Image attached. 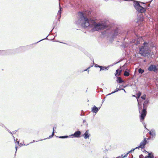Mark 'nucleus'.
I'll return each instance as SVG.
<instances>
[{"label": "nucleus", "instance_id": "obj_1", "mask_svg": "<svg viewBox=\"0 0 158 158\" xmlns=\"http://www.w3.org/2000/svg\"><path fill=\"white\" fill-rule=\"evenodd\" d=\"M81 19V26L84 28H86L89 25H92L94 27L92 29L93 31H98L100 30L104 29L107 27V26L103 23H97L94 20H89L86 16H85L81 12L78 13Z\"/></svg>", "mask_w": 158, "mask_h": 158}, {"label": "nucleus", "instance_id": "obj_2", "mask_svg": "<svg viewBox=\"0 0 158 158\" xmlns=\"http://www.w3.org/2000/svg\"><path fill=\"white\" fill-rule=\"evenodd\" d=\"M151 50L149 49L148 43L144 42L139 48V54L144 57L150 55Z\"/></svg>", "mask_w": 158, "mask_h": 158}, {"label": "nucleus", "instance_id": "obj_3", "mask_svg": "<svg viewBox=\"0 0 158 158\" xmlns=\"http://www.w3.org/2000/svg\"><path fill=\"white\" fill-rule=\"evenodd\" d=\"M148 101H146L143 104V109L141 112V115L140 116V119L141 121L142 122L146 115L147 114V104L148 103Z\"/></svg>", "mask_w": 158, "mask_h": 158}, {"label": "nucleus", "instance_id": "obj_4", "mask_svg": "<svg viewBox=\"0 0 158 158\" xmlns=\"http://www.w3.org/2000/svg\"><path fill=\"white\" fill-rule=\"evenodd\" d=\"M134 6L136 10L139 12L143 13H144L146 11V8L141 6L137 1H136L134 3Z\"/></svg>", "mask_w": 158, "mask_h": 158}, {"label": "nucleus", "instance_id": "obj_5", "mask_svg": "<svg viewBox=\"0 0 158 158\" xmlns=\"http://www.w3.org/2000/svg\"><path fill=\"white\" fill-rule=\"evenodd\" d=\"M148 69L149 71H153L156 72L158 70V68L155 65L151 64L148 68Z\"/></svg>", "mask_w": 158, "mask_h": 158}, {"label": "nucleus", "instance_id": "obj_6", "mask_svg": "<svg viewBox=\"0 0 158 158\" xmlns=\"http://www.w3.org/2000/svg\"><path fill=\"white\" fill-rule=\"evenodd\" d=\"M150 139V138H144L143 141L140 143V144L138 147V148H143L147 143V140H149Z\"/></svg>", "mask_w": 158, "mask_h": 158}, {"label": "nucleus", "instance_id": "obj_7", "mask_svg": "<svg viewBox=\"0 0 158 158\" xmlns=\"http://www.w3.org/2000/svg\"><path fill=\"white\" fill-rule=\"evenodd\" d=\"M81 134V132L79 131H76L74 134L72 135L71 136H73L74 137L79 138L80 137Z\"/></svg>", "mask_w": 158, "mask_h": 158}, {"label": "nucleus", "instance_id": "obj_8", "mask_svg": "<svg viewBox=\"0 0 158 158\" xmlns=\"http://www.w3.org/2000/svg\"><path fill=\"white\" fill-rule=\"evenodd\" d=\"M90 135V134H89V133L88 130H87L86 131L85 133L83 135V136L84 137L85 139H89Z\"/></svg>", "mask_w": 158, "mask_h": 158}, {"label": "nucleus", "instance_id": "obj_9", "mask_svg": "<svg viewBox=\"0 0 158 158\" xmlns=\"http://www.w3.org/2000/svg\"><path fill=\"white\" fill-rule=\"evenodd\" d=\"M149 133L151 135V137H150V140L151 139V137L152 138V140H153V138H155L156 135L155 132L154 131H150Z\"/></svg>", "mask_w": 158, "mask_h": 158}, {"label": "nucleus", "instance_id": "obj_10", "mask_svg": "<svg viewBox=\"0 0 158 158\" xmlns=\"http://www.w3.org/2000/svg\"><path fill=\"white\" fill-rule=\"evenodd\" d=\"M154 156L153 153L152 152L149 153L148 156H146L145 158H154Z\"/></svg>", "mask_w": 158, "mask_h": 158}, {"label": "nucleus", "instance_id": "obj_11", "mask_svg": "<svg viewBox=\"0 0 158 158\" xmlns=\"http://www.w3.org/2000/svg\"><path fill=\"white\" fill-rule=\"evenodd\" d=\"M98 110V108L97 107L95 106H94L93 108L92 111L95 113L97 112Z\"/></svg>", "mask_w": 158, "mask_h": 158}, {"label": "nucleus", "instance_id": "obj_12", "mask_svg": "<svg viewBox=\"0 0 158 158\" xmlns=\"http://www.w3.org/2000/svg\"><path fill=\"white\" fill-rule=\"evenodd\" d=\"M117 82L119 83H121L123 82H124L123 80L121 77H118L117 80Z\"/></svg>", "mask_w": 158, "mask_h": 158}, {"label": "nucleus", "instance_id": "obj_13", "mask_svg": "<svg viewBox=\"0 0 158 158\" xmlns=\"http://www.w3.org/2000/svg\"><path fill=\"white\" fill-rule=\"evenodd\" d=\"M144 71L143 69H142L141 68H139L138 69V72L139 73L142 74L144 72Z\"/></svg>", "mask_w": 158, "mask_h": 158}, {"label": "nucleus", "instance_id": "obj_14", "mask_svg": "<svg viewBox=\"0 0 158 158\" xmlns=\"http://www.w3.org/2000/svg\"><path fill=\"white\" fill-rule=\"evenodd\" d=\"M129 75H130V74H129V73L128 72H127L126 71H125L124 72V76H126V77H128V76H129Z\"/></svg>", "mask_w": 158, "mask_h": 158}, {"label": "nucleus", "instance_id": "obj_15", "mask_svg": "<svg viewBox=\"0 0 158 158\" xmlns=\"http://www.w3.org/2000/svg\"><path fill=\"white\" fill-rule=\"evenodd\" d=\"M100 68V71L103 70H104L106 69H107V68H106V67H105L104 66H101Z\"/></svg>", "mask_w": 158, "mask_h": 158}, {"label": "nucleus", "instance_id": "obj_16", "mask_svg": "<svg viewBox=\"0 0 158 158\" xmlns=\"http://www.w3.org/2000/svg\"><path fill=\"white\" fill-rule=\"evenodd\" d=\"M121 67H120V69H121ZM118 69L119 70L118 71V76L120 75L122 71V70L121 69Z\"/></svg>", "mask_w": 158, "mask_h": 158}, {"label": "nucleus", "instance_id": "obj_17", "mask_svg": "<svg viewBox=\"0 0 158 158\" xmlns=\"http://www.w3.org/2000/svg\"><path fill=\"white\" fill-rule=\"evenodd\" d=\"M146 95L145 94H144V95H143L142 96L141 98L143 99V100H145V98H146Z\"/></svg>", "mask_w": 158, "mask_h": 158}, {"label": "nucleus", "instance_id": "obj_18", "mask_svg": "<svg viewBox=\"0 0 158 158\" xmlns=\"http://www.w3.org/2000/svg\"><path fill=\"white\" fill-rule=\"evenodd\" d=\"M119 70L118 69L116 70V73H115V75L116 76H118V71Z\"/></svg>", "mask_w": 158, "mask_h": 158}, {"label": "nucleus", "instance_id": "obj_19", "mask_svg": "<svg viewBox=\"0 0 158 158\" xmlns=\"http://www.w3.org/2000/svg\"><path fill=\"white\" fill-rule=\"evenodd\" d=\"M68 136H60L59 137L60 138H67L68 137Z\"/></svg>", "mask_w": 158, "mask_h": 158}, {"label": "nucleus", "instance_id": "obj_20", "mask_svg": "<svg viewBox=\"0 0 158 158\" xmlns=\"http://www.w3.org/2000/svg\"><path fill=\"white\" fill-rule=\"evenodd\" d=\"M141 94V93L140 92V91H139L138 92L137 95V96H140Z\"/></svg>", "mask_w": 158, "mask_h": 158}, {"label": "nucleus", "instance_id": "obj_21", "mask_svg": "<svg viewBox=\"0 0 158 158\" xmlns=\"http://www.w3.org/2000/svg\"><path fill=\"white\" fill-rule=\"evenodd\" d=\"M95 66L96 67H99V68H100L101 66H100V65H98V64H95Z\"/></svg>", "mask_w": 158, "mask_h": 158}, {"label": "nucleus", "instance_id": "obj_22", "mask_svg": "<svg viewBox=\"0 0 158 158\" xmlns=\"http://www.w3.org/2000/svg\"><path fill=\"white\" fill-rule=\"evenodd\" d=\"M139 158H144V157L143 155H141L139 156Z\"/></svg>", "mask_w": 158, "mask_h": 158}, {"label": "nucleus", "instance_id": "obj_23", "mask_svg": "<svg viewBox=\"0 0 158 158\" xmlns=\"http://www.w3.org/2000/svg\"><path fill=\"white\" fill-rule=\"evenodd\" d=\"M118 90H119V89H118L117 88V89H116V90L115 91H114V92H113L112 93H111V94H112V93H115V92H116V91H118Z\"/></svg>", "mask_w": 158, "mask_h": 158}, {"label": "nucleus", "instance_id": "obj_24", "mask_svg": "<svg viewBox=\"0 0 158 158\" xmlns=\"http://www.w3.org/2000/svg\"><path fill=\"white\" fill-rule=\"evenodd\" d=\"M54 127L53 128V132H52V136H53L54 135Z\"/></svg>", "mask_w": 158, "mask_h": 158}, {"label": "nucleus", "instance_id": "obj_25", "mask_svg": "<svg viewBox=\"0 0 158 158\" xmlns=\"http://www.w3.org/2000/svg\"><path fill=\"white\" fill-rule=\"evenodd\" d=\"M116 33H117V30H115V32H114V36H115V35H117V34H116Z\"/></svg>", "mask_w": 158, "mask_h": 158}, {"label": "nucleus", "instance_id": "obj_26", "mask_svg": "<svg viewBox=\"0 0 158 158\" xmlns=\"http://www.w3.org/2000/svg\"><path fill=\"white\" fill-rule=\"evenodd\" d=\"M91 67H89L87 69H86L85 71H88L89 70V69Z\"/></svg>", "mask_w": 158, "mask_h": 158}, {"label": "nucleus", "instance_id": "obj_27", "mask_svg": "<svg viewBox=\"0 0 158 158\" xmlns=\"http://www.w3.org/2000/svg\"><path fill=\"white\" fill-rule=\"evenodd\" d=\"M140 97V96H137V97H136V98H137V99H138V98H139Z\"/></svg>", "mask_w": 158, "mask_h": 158}, {"label": "nucleus", "instance_id": "obj_28", "mask_svg": "<svg viewBox=\"0 0 158 158\" xmlns=\"http://www.w3.org/2000/svg\"><path fill=\"white\" fill-rule=\"evenodd\" d=\"M139 112H140V110L141 109V107H139Z\"/></svg>", "mask_w": 158, "mask_h": 158}, {"label": "nucleus", "instance_id": "obj_29", "mask_svg": "<svg viewBox=\"0 0 158 158\" xmlns=\"http://www.w3.org/2000/svg\"><path fill=\"white\" fill-rule=\"evenodd\" d=\"M58 14H61V12H60V11H58Z\"/></svg>", "mask_w": 158, "mask_h": 158}, {"label": "nucleus", "instance_id": "obj_30", "mask_svg": "<svg viewBox=\"0 0 158 158\" xmlns=\"http://www.w3.org/2000/svg\"><path fill=\"white\" fill-rule=\"evenodd\" d=\"M132 96L134 97H136V96H135V95H132Z\"/></svg>", "mask_w": 158, "mask_h": 158}, {"label": "nucleus", "instance_id": "obj_31", "mask_svg": "<svg viewBox=\"0 0 158 158\" xmlns=\"http://www.w3.org/2000/svg\"><path fill=\"white\" fill-rule=\"evenodd\" d=\"M60 10H61V8H60Z\"/></svg>", "mask_w": 158, "mask_h": 158}, {"label": "nucleus", "instance_id": "obj_32", "mask_svg": "<svg viewBox=\"0 0 158 158\" xmlns=\"http://www.w3.org/2000/svg\"><path fill=\"white\" fill-rule=\"evenodd\" d=\"M16 150H17V147H16Z\"/></svg>", "mask_w": 158, "mask_h": 158}, {"label": "nucleus", "instance_id": "obj_33", "mask_svg": "<svg viewBox=\"0 0 158 158\" xmlns=\"http://www.w3.org/2000/svg\"><path fill=\"white\" fill-rule=\"evenodd\" d=\"M138 105H139V103L138 102Z\"/></svg>", "mask_w": 158, "mask_h": 158}]
</instances>
